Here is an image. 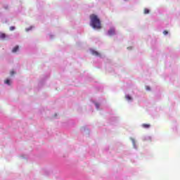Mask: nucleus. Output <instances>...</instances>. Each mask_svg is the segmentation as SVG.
Here are the masks:
<instances>
[{
	"mask_svg": "<svg viewBox=\"0 0 180 180\" xmlns=\"http://www.w3.org/2000/svg\"><path fill=\"white\" fill-rule=\"evenodd\" d=\"M90 25L93 29L100 30L102 29V23L99 17L95 14L90 15Z\"/></svg>",
	"mask_w": 180,
	"mask_h": 180,
	"instance_id": "obj_1",
	"label": "nucleus"
},
{
	"mask_svg": "<svg viewBox=\"0 0 180 180\" xmlns=\"http://www.w3.org/2000/svg\"><path fill=\"white\" fill-rule=\"evenodd\" d=\"M115 33H116V31L115 30V28H113V27L110 28L108 32V34L109 36H114V34Z\"/></svg>",
	"mask_w": 180,
	"mask_h": 180,
	"instance_id": "obj_2",
	"label": "nucleus"
},
{
	"mask_svg": "<svg viewBox=\"0 0 180 180\" xmlns=\"http://www.w3.org/2000/svg\"><path fill=\"white\" fill-rule=\"evenodd\" d=\"M150 124H142V127H143V129H150Z\"/></svg>",
	"mask_w": 180,
	"mask_h": 180,
	"instance_id": "obj_3",
	"label": "nucleus"
},
{
	"mask_svg": "<svg viewBox=\"0 0 180 180\" xmlns=\"http://www.w3.org/2000/svg\"><path fill=\"white\" fill-rule=\"evenodd\" d=\"M5 37H6V34H5L4 33L1 32L0 33V39L4 40V39H5Z\"/></svg>",
	"mask_w": 180,
	"mask_h": 180,
	"instance_id": "obj_4",
	"label": "nucleus"
},
{
	"mask_svg": "<svg viewBox=\"0 0 180 180\" xmlns=\"http://www.w3.org/2000/svg\"><path fill=\"white\" fill-rule=\"evenodd\" d=\"M18 50H19V46H15V47L13 49L12 51H13V53H16V51H18Z\"/></svg>",
	"mask_w": 180,
	"mask_h": 180,
	"instance_id": "obj_5",
	"label": "nucleus"
},
{
	"mask_svg": "<svg viewBox=\"0 0 180 180\" xmlns=\"http://www.w3.org/2000/svg\"><path fill=\"white\" fill-rule=\"evenodd\" d=\"M92 54L93 56H99V53L96 51H93Z\"/></svg>",
	"mask_w": 180,
	"mask_h": 180,
	"instance_id": "obj_6",
	"label": "nucleus"
},
{
	"mask_svg": "<svg viewBox=\"0 0 180 180\" xmlns=\"http://www.w3.org/2000/svg\"><path fill=\"white\" fill-rule=\"evenodd\" d=\"M143 12L145 15H147V13H150V10H148V8H145Z\"/></svg>",
	"mask_w": 180,
	"mask_h": 180,
	"instance_id": "obj_7",
	"label": "nucleus"
},
{
	"mask_svg": "<svg viewBox=\"0 0 180 180\" xmlns=\"http://www.w3.org/2000/svg\"><path fill=\"white\" fill-rule=\"evenodd\" d=\"M4 83L6 84L7 85H11V80L6 79L5 80Z\"/></svg>",
	"mask_w": 180,
	"mask_h": 180,
	"instance_id": "obj_8",
	"label": "nucleus"
},
{
	"mask_svg": "<svg viewBox=\"0 0 180 180\" xmlns=\"http://www.w3.org/2000/svg\"><path fill=\"white\" fill-rule=\"evenodd\" d=\"M125 98L127 101H131V96H130L129 95H127Z\"/></svg>",
	"mask_w": 180,
	"mask_h": 180,
	"instance_id": "obj_9",
	"label": "nucleus"
},
{
	"mask_svg": "<svg viewBox=\"0 0 180 180\" xmlns=\"http://www.w3.org/2000/svg\"><path fill=\"white\" fill-rule=\"evenodd\" d=\"M146 91H150L151 88H150V86H146Z\"/></svg>",
	"mask_w": 180,
	"mask_h": 180,
	"instance_id": "obj_10",
	"label": "nucleus"
},
{
	"mask_svg": "<svg viewBox=\"0 0 180 180\" xmlns=\"http://www.w3.org/2000/svg\"><path fill=\"white\" fill-rule=\"evenodd\" d=\"M167 33H168V31H167V30H165V31L163 32V34H165V35H167Z\"/></svg>",
	"mask_w": 180,
	"mask_h": 180,
	"instance_id": "obj_11",
	"label": "nucleus"
},
{
	"mask_svg": "<svg viewBox=\"0 0 180 180\" xmlns=\"http://www.w3.org/2000/svg\"><path fill=\"white\" fill-rule=\"evenodd\" d=\"M10 30H15V27H10Z\"/></svg>",
	"mask_w": 180,
	"mask_h": 180,
	"instance_id": "obj_12",
	"label": "nucleus"
},
{
	"mask_svg": "<svg viewBox=\"0 0 180 180\" xmlns=\"http://www.w3.org/2000/svg\"><path fill=\"white\" fill-rule=\"evenodd\" d=\"M13 74H15V72L11 71V75H13Z\"/></svg>",
	"mask_w": 180,
	"mask_h": 180,
	"instance_id": "obj_13",
	"label": "nucleus"
},
{
	"mask_svg": "<svg viewBox=\"0 0 180 180\" xmlns=\"http://www.w3.org/2000/svg\"><path fill=\"white\" fill-rule=\"evenodd\" d=\"M96 108H99V105L98 104H96Z\"/></svg>",
	"mask_w": 180,
	"mask_h": 180,
	"instance_id": "obj_14",
	"label": "nucleus"
}]
</instances>
